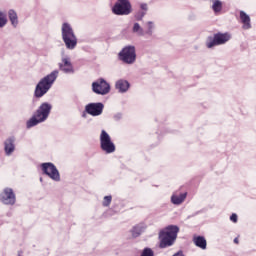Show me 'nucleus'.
I'll return each mask as SVG.
<instances>
[{"mask_svg":"<svg viewBox=\"0 0 256 256\" xmlns=\"http://www.w3.org/2000/svg\"><path fill=\"white\" fill-rule=\"evenodd\" d=\"M240 17L242 22L244 23V29H249V27H251V25L249 24V22L251 21L249 19V15H247L245 12H241Z\"/></svg>","mask_w":256,"mask_h":256,"instance_id":"nucleus-17","label":"nucleus"},{"mask_svg":"<svg viewBox=\"0 0 256 256\" xmlns=\"http://www.w3.org/2000/svg\"><path fill=\"white\" fill-rule=\"evenodd\" d=\"M109 203H111V196H105L103 205H105L107 207V205H109Z\"/></svg>","mask_w":256,"mask_h":256,"instance_id":"nucleus-24","label":"nucleus"},{"mask_svg":"<svg viewBox=\"0 0 256 256\" xmlns=\"http://www.w3.org/2000/svg\"><path fill=\"white\" fill-rule=\"evenodd\" d=\"M60 69L65 71L66 73H69L71 71V63L67 59H63L62 63H60Z\"/></svg>","mask_w":256,"mask_h":256,"instance_id":"nucleus-19","label":"nucleus"},{"mask_svg":"<svg viewBox=\"0 0 256 256\" xmlns=\"http://www.w3.org/2000/svg\"><path fill=\"white\" fill-rule=\"evenodd\" d=\"M55 79H57V72H53L52 74L44 78L42 81H40L36 87V97H43L44 94L47 93V91H49Z\"/></svg>","mask_w":256,"mask_h":256,"instance_id":"nucleus-2","label":"nucleus"},{"mask_svg":"<svg viewBox=\"0 0 256 256\" xmlns=\"http://www.w3.org/2000/svg\"><path fill=\"white\" fill-rule=\"evenodd\" d=\"M7 25V15L0 11V27H5Z\"/></svg>","mask_w":256,"mask_h":256,"instance_id":"nucleus-20","label":"nucleus"},{"mask_svg":"<svg viewBox=\"0 0 256 256\" xmlns=\"http://www.w3.org/2000/svg\"><path fill=\"white\" fill-rule=\"evenodd\" d=\"M2 201L6 205H13V203H15V194H13V190L5 189L2 193Z\"/></svg>","mask_w":256,"mask_h":256,"instance_id":"nucleus-10","label":"nucleus"},{"mask_svg":"<svg viewBox=\"0 0 256 256\" xmlns=\"http://www.w3.org/2000/svg\"><path fill=\"white\" fill-rule=\"evenodd\" d=\"M9 19L14 27H17L19 20L17 19V12L14 10L9 11Z\"/></svg>","mask_w":256,"mask_h":256,"instance_id":"nucleus-18","label":"nucleus"},{"mask_svg":"<svg viewBox=\"0 0 256 256\" xmlns=\"http://www.w3.org/2000/svg\"><path fill=\"white\" fill-rule=\"evenodd\" d=\"M119 58L121 61H124V63H128V65L135 63V48L133 46L123 48L119 53Z\"/></svg>","mask_w":256,"mask_h":256,"instance_id":"nucleus-6","label":"nucleus"},{"mask_svg":"<svg viewBox=\"0 0 256 256\" xmlns=\"http://www.w3.org/2000/svg\"><path fill=\"white\" fill-rule=\"evenodd\" d=\"M177 233H179V228H177V226H169L160 231V248L165 249V247H171L175 242V239H177Z\"/></svg>","mask_w":256,"mask_h":256,"instance_id":"nucleus-1","label":"nucleus"},{"mask_svg":"<svg viewBox=\"0 0 256 256\" xmlns=\"http://www.w3.org/2000/svg\"><path fill=\"white\" fill-rule=\"evenodd\" d=\"M228 39V34H218L214 37V40L212 42L208 43L207 46L209 47V49H211V47H214V45H223V43H227Z\"/></svg>","mask_w":256,"mask_h":256,"instance_id":"nucleus-11","label":"nucleus"},{"mask_svg":"<svg viewBox=\"0 0 256 256\" xmlns=\"http://www.w3.org/2000/svg\"><path fill=\"white\" fill-rule=\"evenodd\" d=\"M92 89L94 93H97L98 95H107V93H109L110 87L109 84L105 82V80H98L92 84Z\"/></svg>","mask_w":256,"mask_h":256,"instance_id":"nucleus-9","label":"nucleus"},{"mask_svg":"<svg viewBox=\"0 0 256 256\" xmlns=\"http://www.w3.org/2000/svg\"><path fill=\"white\" fill-rule=\"evenodd\" d=\"M116 88L119 89L122 93H125L129 89V82L126 80H119L116 82Z\"/></svg>","mask_w":256,"mask_h":256,"instance_id":"nucleus-13","label":"nucleus"},{"mask_svg":"<svg viewBox=\"0 0 256 256\" xmlns=\"http://www.w3.org/2000/svg\"><path fill=\"white\" fill-rule=\"evenodd\" d=\"M230 219H231V221L236 223L237 222V214H233Z\"/></svg>","mask_w":256,"mask_h":256,"instance_id":"nucleus-25","label":"nucleus"},{"mask_svg":"<svg viewBox=\"0 0 256 256\" xmlns=\"http://www.w3.org/2000/svg\"><path fill=\"white\" fill-rule=\"evenodd\" d=\"M42 169L50 179H53V181H59V170H57L55 165L51 163H44L42 164Z\"/></svg>","mask_w":256,"mask_h":256,"instance_id":"nucleus-8","label":"nucleus"},{"mask_svg":"<svg viewBox=\"0 0 256 256\" xmlns=\"http://www.w3.org/2000/svg\"><path fill=\"white\" fill-rule=\"evenodd\" d=\"M173 256H183V253L178 252V253L174 254Z\"/></svg>","mask_w":256,"mask_h":256,"instance_id":"nucleus-26","label":"nucleus"},{"mask_svg":"<svg viewBox=\"0 0 256 256\" xmlns=\"http://www.w3.org/2000/svg\"><path fill=\"white\" fill-rule=\"evenodd\" d=\"M62 36L65 42V45L68 49H73L77 45V38L73 34V30L69 25L64 24L62 27Z\"/></svg>","mask_w":256,"mask_h":256,"instance_id":"nucleus-4","label":"nucleus"},{"mask_svg":"<svg viewBox=\"0 0 256 256\" xmlns=\"http://www.w3.org/2000/svg\"><path fill=\"white\" fill-rule=\"evenodd\" d=\"M87 113L90 115H101L103 111V104L98 103V104H90L86 107Z\"/></svg>","mask_w":256,"mask_h":256,"instance_id":"nucleus-12","label":"nucleus"},{"mask_svg":"<svg viewBox=\"0 0 256 256\" xmlns=\"http://www.w3.org/2000/svg\"><path fill=\"white\" fill-rule=\"evenodd\" d=\"M115 15H129L131 13V3L129 0H118V3L113 7Z\"/></svg>","mask_w":256,"mask_h":256,"instance_id":"nucleus-5","label":"nucleus"},{"mask_svg":"<svg viewBox=\"0 0 256 256\" xmlns=\"http://www.w3.org/2000/svg\"><path fill=\"white\" fill-rule=\"evenodd\" d=\"M234 243H239V239L235 238Z\"/></svg>","mask_w":256,"mask_h":256,"instance_id":"nucleus-27","label":"nucleus"},{"mask_svg":"<svg viewBox=\"0 0 256 256\" xmlns=\"http://www.w3.org/2000/svg\"><path fill=\"white\" fill-rule=\"evenodd\" d=\"M221 7H222V4H221V1L219 0H215L214 1V4H213V9L216 13H219V11H221Z\"/></svg>","mask_w":256,"mask_h":256,"instance_id":"nucleus-21","label":"nucleus"},{"mask_svg":"<svg viewBox=\"0 0 256 256\" xmlns=\"http://www.w3.org/2000/svg\"><path fill=\"white\" fill-rule=\"evenodd\" d=\"M101 147L106 153H113L115 151V145L111 142V137L105 131L101 133Z\"/></svg>","mask_w":256,"mask_h":256,"instance_id":"nucleus-7","label":"nucleus"},{"mask_svg":"<svg viewBox=\"0 0 256 256\" xmlns=\"http://www.w3.org/2000/svg\"><path fill=\"white\" fill-rule=\"evenodd\" d=\"M133 31L134 33H137L138 35H143V30L141 29V26H139V24H134L133 27Z\"/></svg>","mask_w":256,"mask_h":256,"instance_id":"nucleus-22","label":"nucleus"},{"mask_svg":"<svg viewBox=\"0 0 256 256\" xmlns=\"http://www.w3.org/2000/svg\"><path fill=\"white\" fill-rule=\"evenodd\" d=\"M6 155H11L15 151V145H13V139H8L5 142Z\"/></svg>","mask_w":256,"mask_h":256,"instance_id":"nucleus-15","label":"nucleus"},{"mask_svg":"<svg viewBox=\"0 0 256 256\" xmlns=\"http://www.w3.org/2000/svg\"><path fill=\"white\" fill-rule=\"evenodd\" d=\"M49 111H51V106L49 104H42L37 114L27 122V127H35L37 123L45 121L49 117Z\"/></svg>","mask_w":256,"mask_h":256,"instance_id":"nucleus-3","label":"nucleus"},{"mask_svg":"<svg viewBox=\"0 0 256 256\" xmlns=\"http://www.w3.org/2000/svg\"><path fill=\"white\" fill-rule=\"evenodd\" d=\"M141 256H153V250L146 248L143 250Z\"/></svg>","mask_w":256,"mask_h":256,"instance_id":"nucleus-23","label":"nucleus"},{"mask_svg":"<svg viewBox=\"0 0 256 256\" xmlns=\"http://www.w3.org/2000/svg\"><path fill=\"white\" fill-rule=\"evenodd\" d=\"M194 243L197 247H200L201 249H205V247H207V241L201 236L195 238Z\"/></svg>","mask_w":256,"mask_h":256,"instance_id":"nucleus-16","label":"nucleus"},{"mask_svg":"<svg viewBox=\"0 0 256 256\" xmlns=\"http://www.w3.org/2000/svg\"><path fill=\"white\" fill-rule=\"evenodd\" d=\"M187 198V193L180 194L178 196H172V203L174 205H181Z\"/></svg>","mask_w":256,"mask_h":256,"instance_id":"nucleus-14","label":"nucleus"}]
</instances>
